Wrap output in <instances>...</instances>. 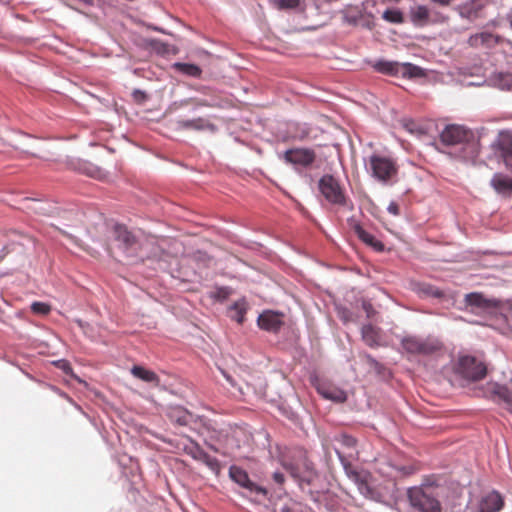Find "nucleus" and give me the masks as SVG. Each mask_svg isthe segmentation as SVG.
<instances>
[{"mask_svg":"<svg viewBox=\"0 0 512 512\" xmlns=\"http://www.w3.org/2000/svg\"><path fill=\"white\" fill-rule=\"evenodd\" d=\"M2 258V256L0 257V259Z\"/></svg>","mask_w":512,"mask_h":512,"instance_id":"60","label":"nucleus"},{"mask_svg":"<svg viewBox=\"0 0 512 512\" xmlns=\"http://www.w3.org/2000/svg\"><path fill=\"white\" fill-rule=\"evenodd\" d=\"M191 101H194V99H192V98H189V99H183V100H181V101H180V105H181V106H186V105H188V104H189V102H191Z\"/></svg>","mask_w":512,"mask_h":512,"instance_id":"52","label":"nucleus"},{"mask_svg":"<svg viewBox=\"0 0 512 512\" xmlns=\"http://www.w3.org/2000/svg\"><path fill=\"white\" fill-rule=\"evenodd\" d=\"M434 3H437L442 6L449 5L452 0H431Z\"/></svg>","mask_w":512,"mask_h":512,"instance_id":"50","label":"nucleus"},{"mask_svg":"<svg viewBox=\"0 0 512 512\" xmlns=\"http://www.w3.org/2000/svg\"><path fill=\"white\" fill-rule=\"evenodd\" d=\"M408 499L414 512H441L440 501L432 493L430 487H414L408 490Z\"/></svg>","mask_w":512,"mask_h":512,"instance_id":"5","label":"nucleus"},{"mask_svg":"<svg viewBox=\"0 0 512 512\" xmlns=\"http://www.w3.org/2000/svg\"><path fill=\"white\" fill-rule=\"evenodd\" d=\"M173 68L179 73L193 78H200L202 74V69L192 63L175 62Z\"/></svg>","mask_w":512,"mask_h":512,"instance_id":"33","label":"nucleus"},{"mask_svg":"<svg viewBox=\"0 0 512 512\" xmlns=\"http://www.w3.org/2000/svg\"><path fill=\"white\" fill-rule=\"evenodd\" d=\"M31 310L36 314L46 315L50 312V306L44 302H33Z\"/></svg>","mask_w":512,"mask_h":512,"instance_id":"39","label":"nucleus"},{"mask_svg":"<svg viewBox=\"0 0 512 512\" xmlns=\"http://www.w3.org/2000/svg\"><path fill=\"white\" fill-rule=\"evenodd\" d=\"M489 390L493 395L494 401L504 404L508 409H512V392L506 385L493 383Z\"/></svg>","mask_w":512,"mask_h":512,"instance_id":"24","label":"nucleus"},{"mask_svg":"<svg viewBox=\"0 0 512 512\" xmlns=\"http://www.w3.org/2000/svg\"><path fill=\"white\" fill-rule=\"evenodd\" d=\"M309 382L325 399L338 403L344 402L347 399V395L343 390L331 387L315 372L309 375Z\"/></svg>","mask_w":512,"mask_h":512,"instance_id":"15","label":"nucleus"},{"mask_svg":"<svg viewBox=\"0 0 512 512\" xmlns=\"http://www.w3.org/2000/svg\"><path fill=\"white\" fill-rule=\"evenodd\" d=\"M272 479L274 484L279 487V490H281V487L285 482V475L282 472L276 471L273 473Z\"/></svg>","mask_w":512,"mask_h":512,"instance_id":"42","label":"nucleus"},{"mask_svg":"<svg viewBox=\"0 0 512 512\" xmlns=\"http://www.w3.org/2000/svg\"><path fill=\"white\" fill-rule=\"evenodd\" d=\"M232 293V288L228 286H217L214 291L211 292V297L217 301L226 300Z\"/></svg>","mask_w":512,"mask_h":512,"instance_id":"38","label":"nucleus"},{"mask_svg":"<svg viewBox=\"0 0 512 512\" xmlns=\"http://www.w3.org/2000/svg\"><path fill=\"white\" fill-rule=\"evenodd\" d=\"M281 158L301 174L315 162L316 153L310 148H290L283 153Z\"/></svg>","mask_w":512,"mask_h":512,"instance_id":"9","label":"nucleus"},{"mask_svg":"<svg viewBox=\"0 0 512 512\" xmlns=\"http://www.w3.org/2000/svg\"><path fill=\"white\" fill-rule=\"evenodd\" d=\"M249 308L248 301L245 298H241L229 306L227 315L230 319L242 324L245 321V314Z\"/></svg>","mask_w":512,"mask_h":512,"instance_id":"26","label":"nucleus"},{"mask_svg":"<svg viewBox=\"0 0 512 512\" xmlns=\"http://www.w3.org/2000/svg\"><path fill=\"white\" fill-rule=\"evenodd\" d=\"M131 374L134 377H136L146 383L153 384L155 386H158L160 384V379H159L158 375L155 372H153L152 370L146 369L143 366L134 365L131 368Z\"/></svg>","mask_w":512,"mask_h":512,"instance_id":"28","label":"nucleus"},{"mask_svg":"<svg viewBox=\"0 0 512 512\" xmlns=\"http://www.w3.org/2000/svg\"><path fill=\"white\" fill-rule=\"evenodd\" d=\"M33 203H34V204H36V205H42L41 203H39V202H37V201H34V200H33ZM33 209H34V211H35L36 213H41V214H46V213H48V211H47L44 207H42V206H39V207H33Z\"/></svg>","mask_w":512,"mask_h":512,"instance_id":"48","label":"nucleus"},{"mask_svg":"<svg viewBox=\"0 0 512 512\" xmlns=\"http://www.w3.org/2000/svg\"><path fill=\"white\" fill-rule=\"evenodd\" d=\"M507 19L509 21V24H510V27L512 29V10L510 11V13L507 15Z\"/></svg>","mask_w":512,"mask_h":512,"instance_id":"56","label":"nucleus"},{"mask_svg":"<svg viewBox=\"0 0 512 512\" xmlns=\"http://www.w3.org/2000/svg\"><path fill=\"white\" fill-rule=\"evenodd\" d=\"M132 97L137 103H143L148 98L146 92L141 89H134L132 92Z\"/></svg>","mask_w":512,"mask_h":512,"instance_id":"40","label":"nucleus"},{"mask_svg":"<svg viewBox=\"0 0 512 512\" xmlns=\"http://www.w3.org/2000/svg\"><path fill=\"white\" fill-rule=\"evenodd\" d=\"M439 137L443 152L457 161L474 163L480 154V135L463 125L448 124Z\"/></svg>","mask_w":512,"mask_h":512,"instance_id":"1","label":"nucleus"},{"mask_svg":"<svg viewBox=\"0 0 512 512\" xmlns=\"http://www.w3.org/2000/svg\"><path fill=\"white\" fill-rule=\"evenodd\" d=\"M366 169L383 185H393L396 182L398 167L390 157L373 154L366 163Z\"/></svg>","mask_w":512,"mask_h":512,"instance_id":"3","label":"nucleus"},{"mask_svg":"<svg viewBox=\"0 0 512 512\" xmlns=\"http://www.w3.org/2000/svg\"><path fill=\"white\" fill-rule=\"evenodd\" d=\"M112 234L117 248L131 264L157 255L158 247L154 239L146 236L141 230H129L127 226L117 223Z\"/></svg>","mask_w":512,"mask_h":512,"instance_id":"2","label":"nucleus"},{"mask_svg":"<svg viewBox=\"0 0 512 512\" xmlns=\"http://www.w3.org/2000/svg\"><path fill=\"white\" fill-rule=\"evenodd\" d=\"M410 18L414 25L424 26L429 20V9L425 5H417L410 9Z\"/></svg>","mask_w":512,"mask_h":512,"instance_id":"31","label":"nucleus"},{"mask_svg":"<svg viewBox=\"0 0 512 512\" xmlns=\"http://www.w3.org/2000/svg\"><path fill=\"white\" fill-rule=\"evenodd\" d=\"M456 372L467 380L478 381L485 377L487 369L475 357L466 355L459 358Z\"/></svg>","mask_w":512,"mask_h":512,"instance_id":"11","label":"nucleus"},{"mask_svg":"<svg viewBox=\"0 0 512 512\" xmlns=\"http://www.w3.org/2000/svg\"><path fill=\"white\" fill-rule=\"evenodd\" d=\"M229 477L239 487L243 488L249 495L265 499L268 497L269 490L266 487L256 484L250 478L248 473L237 465L229 467Z\"/></svg>","mask_w":512,"mask_h":512,"instance_id":"7","label":"nucleus"},{"mask_svg":"<svg viewBox=\"0 0 512 512\" xmlns=\"http://www.w3.org/2000/svg\"><path fill=\"white\" fill-rule=\"evenodd\" d=\"M362 309L365 311L367 318H372L376 313L372 303L367 300L362 301Z\"/></svg>","mask_w":512,"mask_h":512,"instance_id":"41","label":"nucleus"},{"mask_svg":"<svg viewBox=\"0 0 512 512\" xmlns=\"http://www.w3.org/2000/svg\"><path fill=\"white\" fill-rule=\"evenodd\" d=\"M354 231L358 238L365 244L373 247L378 252L384 251L385 245L380 240H378L374 235L367 232L360 224L354 225Z\"/></svg>","mask_w":512,"mask_h":512,"instance_id":"27","label":"nucleus"},{"mask_svg":"<svg viewBox=\"0 0 512 512\" xmlns=\"http://www.w3.org/2000/svg\"><path fill=\"white\" fill-rule=\"evenodd\" d=\"M382 18L392 24H401L404 22L403 13L398 8L386 9L382 14Z\"/></svg>","mask_w":512,"mask_h":512,"instance_id":"37","label":"nucleus"},{"mask_svg":"<svg viewBox=\"0 0 512 512\" xmlns=\"http://www.w3.org/2000/svg\"><path fill=\"white\" fill-rule=\"evenodd\" d=\"M190 445L185 446V452L194 460L204 463L209 470L218 476L221 472V463L215 457L210 456L202 447L192 438L188 437Z\"/></svg>","mask_w":512,"mask_h":512,"instance_id":"13","label":"nucleus"},{"mask_svg":"<svg viewBox=\"0 0 512 512\" xmlns=\"http://www.w3.org/2000/svg\"><path fill=\"white\" fill-rule=\"evenodd\" d=\"M414 126H415V123L413 121H407L405 124H404V127L411 133L414 132Z\"/></svg>","mask_w":512,"mask_h":512,"instance_id":"49","label":"nucleus"},{"mask_svg":"<svg viewBox=\"0 0 512 512\" xmlns=\"http://www.w3.org/2000/svg\"><path fill=\"white\" fill-rule=\"evenodd\" d=\"M490 185L498 194L512 195V178L502 173H495L490 180Z\"/></svg>","mask_w":512,"mask_h":512,"instance_id":"25","label":"nucleus"},{"mask_svg":"<svg viewBox=\"0 0 512 512\" xmlns=\"http://www.w3.org/2000/svg\"><path fill=\"white\" fill-rule=\"evenodd\" d=\"M387 211L394 215V216H398L400 214V210H399V206L396 202L394 201H391L387 207Z\"/></svg>","mask_w":512,"mask_h":512,"instance_id":"44","label":"nucleus"},{"mask_svg":"<svg viewBox=\"0 0 512 512\" xmlns=\"http://www.w3.org/2000/svg\"><path fill=\"white\" fill-rule=\"evenodd\" d=\"M195 104H196V107H215L216 106L215 103L210 102L208 100H203V99L195 100Z\"/></svg>","mask_w":512,"mask_h":512,"instance_id":"45","label":"nucleus"},{"mask_svg":"<svg viewBox=\"0 0 512 512\" xmlns=\"http://www.w3.org/2000/svg\"><path fill=\"white\" fill-rule=\"evenodd\" d=\"M206 444H207V446H208L210 449H212L213 451H215V452H217V451H218V450H217V448H216L214 445H212V444H208V443H206Z\"/></svg>","mask_w":512,"mask_h":512,"instance_id":"57","label":"nucleus"},{"mask_svg":"<svg viewBox=\"0 0 512 512\" xmlns=\"http://www.w3.org/2000/svg\"><path fill=\"white\" fill-rule=\"evenodd\" d=\"M495 154L503 161L505 168L512 173V135L500 132L493 143Z\"/></svg>","mask_w":512,"mask_h":512,"instance_id":"16","label":"nucleus"},{"mask_svg":"<svg viewBox=\"0 0 512 512\" xmlns=\"http://www.w3.org/2000/svg\"><path fill=\"white\" fill-rule=\"evenodd\" d=\"M403 349L409 354L430 356L443 348L442 342L433 337L406 336L401 340Z\"/></svg>","mask_w":512,"mask_h":512,"instance_id":"6","label":"nucleus"},{"mask_svg":"<svg viewBox=\"0 0 512 512\" xmlns=\"http://www.w3.org/2000/svg\"><path fill=\"white\" fill-rule=\"evenodd\" d=\"M223 375H224V377L226 378V380H227V381H228L232 386H234V381H233L232 377H231V376H229V375H228V374H226V373H223Z\"/></svg>","mask_w":512,"mask_h":512,"instance_id":"53","label":"nucleus"},{"mask_svg":"<svg viewBox=\"0 0 512 512\" xmlns=\"http://www.w3.org/2000/svg\"><path fill=\"white\" fill-rule=\"evenodd\" d=\"M468 43L470 46L478 48V47H485V48H494L497 45L507 43L508 45H511L510 40H506L502 36L498 34H494L488 31H482L479 33H476L474 35H471L468 39Z\"/></svg>","mask_w":512,"mask_h":512,"instance_id":"17","label":"nucleus"},{"mask_svg":"<svg viewBox=\"0 0 512 512\" xmlns=\"http://www.w3.org/2000/svg\"><path fill=\"white\" fill-rule=\"evenodd\" d=\"M401 63L396 61L378 60L373 64V68L382 74L390 76L400 75Z\"/></svg>","mask_w":512,"mask_h":512,"instance_id":"30","label":"nucleus"},{"mask_svg":"<svg viewBox=\"0 0 512 512\" xmlns=\"http://www.w3.org/2000/svg\"><path fill=\"white\" fill-rule=\"evenodd\" d=\"M78 1L82 2L85 5H92L93 4V0H78Z\"/></svg>","mask_w":512,"mask_h":512,"instance_id":"55","label":"nucleus"},{"mask_svg":"<svg viewBox=\"0 0 512 512\" xmlns=\"http://www.w3.org/2000/svg\"><path fill=\"white\" fill-rule=\"evenodd\" d=\"M269 3L280 11H302L301 0H269Z\"/></svg>","mask_w":512,"mask_h":512,"instance_id":"35","label":"nucleus"},{"mask_svg":"<svg viewBox=\"0 0 512 512\" xmlns=\"http://www.w3.org/2000/svg\"><path fill=\"white\" fill-rule=\"evenodd\" d=\"M56 365L58 368H60L61 370H63L66 374H70L72 373V368H71V365L69 362H67L66 360H58L56 362Z\"/></svg>","mask_w":512,"mask_h":512,"instance_id":"43","label":"nucleus"},{"mask_svg":"<svg viewBox=\"0 0 512 512\" xmlns=\"http://www.w3.org/2000/svg\"><path fill=\"white\" fill-rule=\"evenodd\" d=\"M336 454L339 458L341 465L343 466L346 475L350 479L355 481L357 489L360 492V494L366 498H373V488L367 483L366 480L360 477L359 473L352 467L351 461H349L347 457L339 449H336Z\"/></svg>","mask_w":512,"mask_h":512,"instance_id":"14","label":"nucleus"},{"mask_svg":"<svg viewBox=\"0 0 512 512\" xmlns=\"http://www.w3.org/2000/svg\"><path fill=\"white\" fill-rule=\"evenodd\" d=\"M488 0H467L456 8L460 17L470 21L482 17V12Z\"/></svg>","mask_w":512,"mask_h":512,"instance_id":"19","label":"nucleus"},{"mask_svg":"<svg viewBox=\"0 0 512 512\" xmlns=\"http://www.w3.org/2000/svg\"><path fill=\"white\" fill-rule=\"evenodd\" d=\"M425 75V72L424 70L417 66V65H414L412 63H401L400 65V75L401 77H404V78H420V77H423Z\"/></svg>","mask_w":512,"mask_h":512,"instance_id":"36","label":"nucleus"},{"mask_svg":"<svg viewBox=\"0 0 512 512\" xmlns=\"http://www.w3.org/2000/svg\"><path fill=\"white\" fill-rule=\"evenodd\" d=\"M363 341L370 347L379 345V335L377 329L372 324H365L361 329Z\"/></svg>","mask_w":512,"mask_h":512,"instance_id":"34","label":"nucleus"},{"mask_svg":"<svg viewBox=\"0 0 512 512\" xmlns=\"http://www.w3.org/2000/svg\"><path fill=\"white\" fill-rule=\"evenodd\" d=\"M340 13L343 23L351 26H357L363 18V9L360 6H348Z\"/></svg>","mask_w":512,"mask_h":512,"instance_id":"29","label":"nucleus"},{"mask_svg":"<svg viewBox=\"0 0 512 512\" xmlns=\"http://www.w3.org/2000/svg\"><path fill=\"white\" fill-rule=\"evenodd\" d=\"M93 170H95V171H96V170H98V169H97V168H93ZM97 172L99 173V171H97ZM88 173L90 174V176H96V174H95V173H94V171H92V170H89V172H88Z\"/></svg>","mask_w":512,"mask_h":512,"instance_id":"58","label":"nucleus"},{"mask_svg":"<svg viewBox=\"0 0 512 512\" xmlns=\"http://www.w3.org/2000/svg\"><path fill=\"white\" fill-rule=\"evenodd\" d=\"M338 446L334 447V450L339 449L350 461L353 457L356 456V439L348 434H341L335 438Z\"/></svg>","mask_w":512,"mask_h":512,"instance_id":"22","label":"nucleus"},{"mask_svg":"<svg viewBox=\"0 0 512 512\" xmlns=\"http://www.w3.org/2000/svg\"><path fill=\"white\" fill-rule=\"evenodd\" d=\"M177 128L180 130H193V131H209L215 133L217 126L211 123L208 119L198 117L194 119H179L176 121Z\"/></svg>","mask_w":512,"mask_h":512,"instance_id":"20","label":"nucleus"},{"mask_svg":"<svg viewBox=\"0 0 512 512\" xmlns=\"http://www.w3.org/2000/svg\"><path fill=\"white\" fill-rule=\"evenodd\" d=\"M362 26L366 27V28H371L370 24L369 23H363Z\"/></svg>","mask_w":512,"mask_h":512,"instance_id":"59","label":"nucleus"},{"mask_svg":"<svg viewBox=\"0 0 512 512\" xmlns=\"http://www.w3.org/2000/svg\"><path fill=\"white\" fill-rule=\"evenodd\" d=\"M366 360H367V363L372 367H382V363H380L379 361H377L373 356L367 354L366 355Z\"/></svg>","mask_w":512,"mask_h":512,"instance_id":"46","label":"nucleus"},{"mask_svg":"<svg viewBox=\"0 0 512 512\" xmlns=\"http://www.w3.org/2000/svg\"><path fill=\"white\" fill-rule=\"evenodd\" d=\"M166 416L168 419L179 426H190L192 423L205 424L206 418L203 416L194 415L186 408L180 405H169L166 408Z\"/></svg>","mask_w":512,"mask_h":512,"instance_id":"12","label":"nucleus"},{"mask_svg":"<svg viewBox=\"0 0 512 512\" xmlns=\"http://www.w3.org/2000/svg\"><path fill=\"white\" fill-rule=\"evenodd\" d=\"M375 370V372L379 375L383 374V372L385 371V367L384 365L382 364V367H374L373 368Z\"/></svg>","mask_w":512,"mask_h":512,"instance_id":"51","label":"nucleus"},{"mask_svg":"<svg viewBox=\"0 0 512 512\" xmlns=\"http://www.w3.org/2000/svg\"><path fill=\"white\" fill-rule=\"evenodd\" d=\"M318 188L329 203L339 206L346 205L344 191L339 181L333 175H323L318 181Z\"/></svg>","mask_w":512,"mask_h":512,"instance_id":"10","label":"nucleus"},{"mask_svg":"<svg viewBox=\"0 0 512 512\" xmlns=\"http://www.w3.org/2000/svg\"><path fill=\"white\" fill-rule=\"evenodd\" d=\"M274 512H295L288 504L276 505Z\"/></svg>","mask_w":512,"mask_h":512,"instance_id":"47","label":"nucleus"},{"mask_svg":"<svg viewBox=\"0 0 512 512\" xmlns=\"http://www.w3.org/2000/svg\"><path fill=\"white\" fill-rule=\"evenodd\" d=\"M282 318V313L266 310L257 317V325L267 332L278 333L283 325Z\"/></svg>","mask_w":512,"mask_h":512,"instance_id":"18","label":"nucleus"},{"mask_svg":"<svg viewBox=\"0 0 512 512\" xmlns=\"http://www.w3.org/2000/svg\"><path fill=\"white\" fill-rule=\"evenodd\" d=\"M284 468L303 492L310 494L313 492L318 474L312 462L304 458L297 462L286 463Z\"/></svg>","mask_w":512,"mask_h":512,"instance_id":"4","label":"nucleus"},{"mask_svg":"<svg viewBox=\"0 0 512 512\" xmlns=\"http://www.w3.org/2000/svg\"><path fill=\"white\" fill-rule=\"evenodd\" d=\"M416 291L423 297H431L436 299H442L445 297L444 291L432 284L425 282L418 283L416 286Z\"/></svg>","mask_w":512,"mask_h":512,"instance_id":"32","label":"nucleus"},{"mask_svg":"<svg viewBox=\"0 0 512 512\" xmlns=\"http://www.w3.org/2000/svg\"><path fill=\"white\" fill-rule=\"evenodd\" d=\"M223 375H224V377L226 378V380H227V381H228L232 386H234V381H233L232 377H231V376H229V375H228V374H226V373H223Z\"/></svg>","mask_w":512,"mask_h":512,"instance_id":"54","label":"nucleus"},{"mask_svg":"<svg viewBox=\"0 0 512 512\" xmlns=\"http://www.w3.org/2000/svg\"><path fill=\"white\" fill-rule=\"evenodd\" d=\"M488 85L499 90H512V73L510 72H494L486 80Z\"/></svg>","mask_w":512,"mask_h":512,"instance_id":"23","label":"nucleus"},{"mask_svg":"<svg viewBox=\"0 0 512 512\" xmlns=\"http://www.w3.org/2000/svg\"><path fill=\"white\" fill-rule=\"evenodd\" d=\"M504 504L502 496L497 491H492L483 496L479 503V512H498Z\"/></svg>","mask_w":512,"mask_h":512,"instance_id":"21","label":"nucleus"},{"mask_svg":"<svg viewBox=\"0 0 512 512\" xmlns=\"http://www.w3.org/2000/svg\"><path fill=\"white\" fill-rule=\"evenodd\" d=\"M464 302L472 311H480L487 314L497 313L503 308V301L495 297H487L481 292H470L464 297Z\"/></svg>","mask_w":512,"mask_h":512,"instance_id":"8","label":"nucleus"}]
</instances>
